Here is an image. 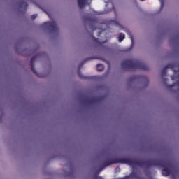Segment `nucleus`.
<instances>
[{"instance_id": "f257e3e1", "label": "nucleus", "mask_w": 179, "mask_h": 179, "mask_svg": "<svg viewBox=\"0 0 179 179\" xmlns=\"http://www.w3.org/2000/svg\"><path fill=\"white\" fill-rule=\"evenodd\" d=\"M87 0H78V6L80 8H83L85 6V3Z\"/></svg>"}, {"instance_id": "f03ea898", "label": "nucleus", "mask_w": 179, "mask_h": 179, "mask_svg": "<svg viewBox=\"0 0 179 179\" xmlns=\"http://www.w3.org/2000/svg\"><path fill=\"white\" fill-rule=\"evenodd\" d=\"M124 38H125V34H120L119 36V41L121 43V41H122V40H124Z\"/></svg>"}, {"instance_id": "7ed1b4c3", "label": "nucleus", "mask_w": 179, "mask_h": 179, "mask_svg": "<svg viewBox=\"0 0 179 179\" xmlns=\"http://www.w3.org/2000/svg\"><path fill=\"white\" fill-rule=\"evenodd\" d=\"M162 174H163L164 176H169V171H168L167 169H164V170L162 171Z\"/></svg>"}, {"instance_id": "20e7f679", "label": "nucleus", "mask_w": 179, "mask_h": 179, "mask_svg": "<svg viewBox=\"0 0 179 179\" xmlns=\"http://www.w3.org/2000/svg\"><path fill=\"white\" fill-rule=\"evenodd\" d=\"M97 69H98V71H103V65L98 64L97 65Z\"/></svg>"}, {"instance_id": "39448f33", "label": "nucleus", "mask_w": 179, "mask_h": 179, "mask_svg": "<svg viewBox=\"0 0 179 179\" xmlns=\"http://www.w3.org/2000/svg\"><path fill=\"white\" fill-rule=\"evenodd\" d=\"M33 16H34V19H36V17H37V15H33Z\"/></svg>"}, {"instance_id": "423d86ee", "label": "nucleus", "mask_w": 179, "mask_h": 179, "mask_svg": "<svg viewBox=\"0 0 179 179\" xmlns=\"http://www.w3.org/2000/svg\"><path fill=\"white\" fill-rule=\"evenodd\" d=\"M123 163H128V161H124L123 162Z\"/></svg>"}, {"instance_id": "0eeeda50", "label": "nucleus", "mask_w": 179, "mask_h": 179, "mask_svg": "<svg viewBox=\"0 0 179 179\" xmlns=\"http://www.w3.org/2000/svg\"><path fill=\"white\" fill-rule=\"evenodd\" d=\"M141 1H143V0H141Z\"/></svg>"}]
</instances>
